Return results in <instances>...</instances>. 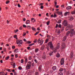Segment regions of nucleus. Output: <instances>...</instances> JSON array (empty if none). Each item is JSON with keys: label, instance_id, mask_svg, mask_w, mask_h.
I'll list each match as a JSON object with an SVG mask.
<instances>
[{"label": "nucleus", "instance_id": "bf43d9fd", "mask_svg": "<svg viewBox=\"0 0 75 75\" xmlns=\"http://www.w3.org/2000/svg\"><path fill=\"white\" fill-rule=\"evenodd\" d=\"M4 50L5 52H6V48H4Z\"/></svg>", "mask_w": 75, "mask_h": 75}, {"label": "nucleus", "instance_id": "338daca9", "mask_svg": "<svg viewBox=\"0 0 75 75\" xmlns=\"http://www.w3.org/2000/svg\"><path fill=\"white\" fill-rule=\"evenodd\" d=\"M25 20H26V19L25 18H24L23 19V21H25Z\"/></svg>", "mask_w": 75, "mask_h": 75}, {"label": "nucleus", "instance_id": "3c124183", "mask_svg": "<svg viewBox=\"0 0 75 75\" xmlns=\"http://www.w3.org/2000/svg\"><path fill=\"white\" fill-rule=\"evenodd\" d=\"M34 20V19L33 18H31V21H32V22H33V21Z\"/></svg>", "mask_w": 75, "mask_h": 75}, {"label": "nucleus", "instance_id": "a878e982", "mask_svg": "<svg viewBox=\"0 0 75 75\" xmlns=\"http://www.w3.org/2000/svg\"><path fill=\"white\" fill-rule=\"evenodd\" d=\"M63 70H64L63 69L61 68L59 69V72H62V71H63Z\"/></svg>", "mask_w": 75, "mask_h": 75}, {"label": "nucleus", "instance_id": "6ab92c4d", "mask_svg": "<svg viewBox=\"0 0 75 75\" xmlns=\"http://www.w3.org/2000/svg\"><path fill=\"white\" fill-rule=\"evenodd\" d=\"M45 47V45H43L41 47V50H43L44 49Z\"/></svg>", "mask_w": 75, "mask_h": 75}, {"label": "nucleus", "instance_id": "20e7f679", "mask_svg": "<svg viewBox=\"0 0 75 75\" xmlns=\"http://www.w3.org/2000/svg\"><path fill=\"white\" fill-rule=\"evenodd\" d=\"M16 42L17 44H23V41L21 40H16Z\"/></svg>", "mask_w": 75, "mask_h": 75}, {"label": "nucleus", "instance_id": "c756f323", "mask_svg": "<svg viewBox=\"0 0 75 75\" xmlns=\"http://www.w3.org/2000/svg\"><path fill=\"white\" fill-rule=\"evenodd\" d=\"M9 58H10V57L8 56V57H6V60H8V59H9Z\"/></svg>", "mask_w": 75, "mask_h": 75}, {"label": "nucleus", "instance_id": "e2e57ef3", "mask_svg": "<svg viewBox=\"0 0 75 75\" xmlns=\"http://www.w3.org/2000/svg\"><path fill=\"white\" fill-rule=\"evenodd\" d=\"M36 55H37V57H40V54H36Z\"/></svg>", "mask_w": 75, "mask_h": 75}, {"label": "nucleus", "instance_id": "393cba45", "mask_svg": "<svg viewBox=\"0 0 75 75\" xmlns=\"http://www.w3.org/2000/svg\"><path fill=\"white\" fill-rule=\"evenodd\" d=\"M61 20H59L58 21V24H60L61 23Z\"/></svg>", "mask_w": 75, "mask_h": 75}, {"label": "nucleus", "instance_id": "c03bdc74", "mask_svg": "<svg viewBox=\"0 0 75 75\" xmlns=\"http://www.w3.org/2000/svg\"><path fill=\"white\" fill-rule=\"evenodd\" d=\"M23 62H24V60H23V59H21V63H22V64H23Z\"/></svg>", "mask_w": 75, "mask_h": 75}, {"label": "nucleus", "instance_id": "6e6d98bb", "mask_svg": "<svg viewBox=\"0 0 75 75\" xmlns=\"http://www.w3.org/2000/svg\"><path fill=\"white\" fill-rule=\"evenodd\" d=\"M23 27H24L25 28H26V25H23Z\"/></svg>", "mask_w": 75, "mask_h": 75}, {"label": "nucleus", "instance_id": "aec40b11", "mask_svg": "<svg viewBox=\"0 0 75 75\" xmlns=\"http://www.w3.org/2000/svg\"><path fill=\"white\" fill-rule=\"evenodd\" d=\"M18 49H16L15 50H14V52L17 53L18 52Z\"/></svg>", "mask_w": 75, "mask_h": 75}, {"label": "nucleus", "instance_id": "2eb2a0df", "mask_svg": "<svg viewBox=\"0 0 75 75\" xmlns=\"http://www.w3.org/2000/svg\"><path fill=\"white\" fill-rule=\"evenodd\" d=\"M56 13L59 15H62V12H59V11L57 12H56Z\"/></svg>", "mask_w": 75, "mask_h": 75}, {"label": "nucleus", "instance_id": "f8f14e48", "mask_svg": "<svg viewBox=\"0 0 75 75\" xmlns=\"http://www.w3.org/2000/svg\"><path fill=\"white\" fill-rule=\"evenodd\" d=\"M72 8V7L71 6H67L66 8L67 10H71Z\"/></svg>", "mask_w": 75, "mask_h": 75}, {"label": "nucleus", "instance_id": "774afa93", "mask_svg": "<svg viewBox=\"0 0 75 75\" xmlns=\"http://www.w3.org/2000/svg\"><path fill=\"white\" fill-rule=\"evenodd\" d=\"M15 57L17 58V57H18V55H17V54H16L15 55Z\"/></svg>", "mask_w": 75, "mask_h": 75}, {"label": "nucleus", "instance_id": "39448f33", "mask_svg": "<svg viewBox=\"0 0 75 75\" xmlns=\"http://www.w3.org/2000/svg\"><path fill=\"white\" fill-rule=\"evenodd\" d=\"M59 45H58L55 48V49H54V52L55 53L56 52H57V51L58 49H59Z\"/></svg>", "mask_w": 75, "mask_h": 75}, {"label": "nucleus", "instance_id": "473e14b6", "mask_svg": "<svg viewBox=\"0 0 75 75\" xmlns=\"http://www.w3.org/2000/svg\"><path fill=\"white\" fill-rule=\"evenodd\" d=\"M18 29H17L16 30H14V33H17V32H18Z\"/></svg>", "mask_w": 75, "mask_h": 75}, {"label": "nucleus", "instance_id": "58836bf2", "mask_svg": "<svg viewBox=\"0 0 75 75\" xmlns=\"http://www.w3.org/2000/svg\"><path fill=\"white\" fill-rule=\"evenodd\" d=\"M27 43H28V44H31V42L30 41H28L27 42Z\"/></svg>", "mask_w": 75, "mask_h": 75}, {"label": "nucleus", "instance_id": "6e6552de", "mask_svg": "<svg viewBox=\"0 0 75 75\" xmlns=\"http://www.w3.org/2000/svg\"><path fill=\"white\" fill-rule=\"evenodd\" d=\"M65 48V44L64 43H62L61 48L62 50V49H64Z\"/></svg>", "mask_w": 75, "mask_h": 75}, {"label": "nucleus", "instance_id": "f03ea898", "mask_svg": "<svg viewBox=\"0 0 75 75\" xmlns=\"http://www.w3.org/2000/svg\"><path fill=\"white\" fill-rule=\"evenodd\" d=\"M48 45L50 47L51 49H52L54 48L53 45L52 44V42H50L48 43Z\"/></svg>", "mask_w": 75, "mask_h": 75}, {"label": "nucleus", "instance_id": "72a5a7b5", "mask_svg": "<svg viewBox=\"0 0 75 75\" xmlns=\"http://www.w3.org/2000/svg\"><path fill=\"white\" fill-rule=\"evenodd\" d=\"M50 21H48L47 23V25H50Z\"/></svg>", "mask_w": 75, "mask_h": 75}, {"label": "nucleus", "instance_id": "13d9d810", "mask_svg": "<svg viewBox=\"0 0 75 75\" xmlns=\"http://www.w3.org/2000/svg\"><path fill=\"white\" fill-rule=\"evenodd\" d=\"M69 27L71 28H72V27H73V26H72V25H69Z\"/></svg>", "mask_w": 75, "mask_h": 75}, {"label": "nucleus", "instance_id": "423d86ee", "mask_svg": "<svg viewBox=\"0 0 75 75\" xmlns=\"http://www.w3.org/2000/svg\"><path fill=\"white\" fill-rule=\"evenodd\" d=\"M60 63L62 65H64V58H62L61 59Z\"/></svg>", "mask_w": 75, "mask_h": 75}, {"label": "nucleus", "instance_id": "5fc2aeb1", "mask_svg": "<svg viewBox=\"0 0 75 75\" xmlns=\"http://www.w3.org/2000/svg\"><path fill=\"white\" fill-rule=\"evenodd\" d=\"M39 5H40V6H42V5H43V3H41L39 4Z\"/></svg>", "mask_w": 75, "mask_h": 75}, {"label": "nucleus", "instance_id": "864d4df0", "mask_svg": "<svg viewBox=\"0 0 75 75\" xmlns=\"http://www.w3.org/2000/svg\"><path fill=\"white\" fill-rule=\"evenodd\" d=\"M37 40L35 39V41H34L33 42L34 43L37 42Z\"/></svg>", "mask_w": 75, "mask_h": 75}, {"label": "nucleus", "instance_id": "cd10ccee", "mask_svg": "<svg viewBox=\"0 0 75 75\" xmlns=\"http://www.w3.org/2000/svg\"><path fill=\"white\" fill-rule=\"evenodd\" d=\"M56 17H57V15H56V14H55V13H54V18H55Z\"/></svg>", "mask_w": 75, "mask_h": 75}, {"label": "nucleus", "instance_id": "9b49d317", "mask_svg": "<svg viewBox=\"0 0 75 75\" xmlns=\"http://www.w3.org/2000/svg\"><path fill=\"white\" fill-rule=\"evenodd\" d=\"M69 14V12H66L64 14V16H67V15H68Z\"/></svg>", "mask_w": 75, "mask_h": 75}, {"label": "nucleus", "instance_id": "680f3d73", "mask_svg": "<svg viewBox=\"0 0 75 75\" xmlns=\"http://www.w3.org/2000/svg\"><path fill=\"white\" fill-rule=\"evenodd\" d=\"M51 17H52H52H54V15H51Z\"/></svg>", "mask_w": 75, "mask_h": 75}, {"label": "nucleus", "instance_id": "49530a36", "mask_svg": "<svg viewBox=\"0 0 75 75\" xmlns=\"http://www.w3.org/2000/svg\"><path fill=\"white\" fill-rule=\"evenodd\" d=\"M39 33V32H37L35 34V35H37V34H38V33Z\"/></svg>", "mask_w": 75, "mask_h": 75}, {"label": "nucleus", "instance_id": "f704fd0d", "mask_svg": "<svg viewBox=\"0 0 75 75\" xmlns=\"http://www.w3.org/2000/svg\"><path fill=\"white\" fill-rule=\"evenodd\" d=\"M70 20H71V21H72V20H74V18L73 17H71L70 19Z\"/></svg>", "mask_w": 75, "mask_h": 75}, {"label": "nucleus", "instance_id": "2f4dec72", "mask_svg": "<svg viewBox=\"0 0 75 75\" xmlns=\"http://www.w3.org/2000/svg\"><path fill=\"white\" fill-rule=\"evenodd\" d=\"M63 75V74L62 73L60 72L58 74V75Z\"/></svg>", "mask_w": 75, "mask_h": 75}, {"label": "nucleus", "instance_id": "4d7b16f0", "mask_svg": "<svg viewBox=\"0 0 75 75\" xmlns=\"http://www.w3.org/2000/svg\"><path fill=\"white\" fill-rule=\"evenodd\" d=\"M12 48L13 49H14V48H15V46H12Z\"/></svg>", "mask_w": 75, "mask_h": 75}, {"label": "nucleus", "instance_id": "7c9ffc66", "mask_svg": "<svg viewBox=\"0 0 75 75\" xmlns=\"http://www.w3.org/2000/svg\"><path fill=\"white\" fill-rule=\"evenodd\" d=\"M18 68L19 70H21V69H22V68L20 66H19Z\"/></svg>", "mask_w": 75, "mask_h": 75}, {"label": "nucleus", "instance_id": "0eeeda50", "mask_svg": "<svg viewBox=\"0 0 75 75\" xmlns=\"http://www.w3.org/2000/svg\"><path fill=\"white\" fill-rule=\"evenodd\" d=\"M31 65V64H27V65L26 67V69H30V68Z\"/></svg>", "mask_w": 75, "mask_h": 75}, {"label": "nucleus", "instance_id": "a18cd8bd", "mask_svg": "<svg viewBox=\"0 0 75 75\" xmlns=\"http://www.w3.org/2000/svg\"><path fill=\"white\" fill-rule=\"evenodd\" d=\"M23 27L22 26H21L20 28H19V30H22V28Z\"/></svg>", "mask_w": 75, "mask_h": 75}, {"label": "nucleus", "instance_id": "f257e3e1", "mask_svg": "<svg viewBox=\"0 0 75 75\" xmlns=\"http://www.w3.org/2000/svg\"><path fill=\"white\" fill-rule=\"evenodd\" d=\"M74 30L73 29H71V30H70V31H68L67 32V33L66 34V36H64V37H63V41H65V40H66V39H67V37H68V35L70 34V37H72L73 36V34H74V33L72 32V31H73Z\"/></svg>", "mask_w": 75, "mask_h": 75}, {"label": "nucleus", "instance_id": "4468645a", "mask_svg": "<svg viewBox=\"0 0 75 75\" xmlns=\"http://www.w3.org/2000/svg\"><path fill=\"white\" fill-rule=\"evenodd\" d=\"M38 50H39V49L38 48H36L35 49V52H38Z\"/></svg>", "mask_w": 75, "mask_h": 75}, {"label": "nucleus", "instance_id": "4c0bfd02", "mask_svg": "<svg viewBox=\"0 0 75 75\" xmlns=\"http://www.w3.org/2000/svg\"><path fill=\"white\" fill-rule=\"evenodd\" d=\"M54 4H55V6H54V7H55L57 6V3L56 1H54Z\"/></svg>", "mask_w": 75, "mask_h": 75}, {"label": "nucleus", "instance_id": "f3484780", "mask_svg": "<svg viewBox=\"0 0 75 75\" xmlns=\"http://www.w3.org/2000/svg\"><path fill=\"white\" fill-rule=\"evenodd\" d=\"M56 69H57V67L55 66L53 67H52V69L53 70V71H55V70H56Z\"/></svg>", "mask_w": 75, "mask_h": 75}, {"label": "nucleus", "instance_id": "c85d7f7f", "mask_svg": "<svg viewBox=\"0 0 75 75\" xmlns=\"http://www.w3.org/2000/svg\"><path fill=\"white\" fill-rule=\"evenodd\" d=\"M75 13V9H74V11L71 12L72 14H74Z\"/></svg>", "mask_w": 75, "mask_h": 75}, {"label": "nucleus", "instance_id": "79ce46f5", "mask_svg": "<svg viewBox=\"0 0 75 75\" xmlns=\"http://www.w3.org/2000/svg\"><path fill=\"white\" fill-rule=\"evenodd\" d=\"M34 61H35V62H36V63H38V61H37V59H35L34 60Z\"/></svg>", "mask_w": 75, "mask_h": 75}, {"label": "nucleus", "instance_id": "dca6fc26", "mask_svg": "<svg viewBox=\"0 0 75 75\" xmlns=\"http://www.w3.org/2000/svg\"><path fill=\"white\" fill-rule=\"evenodd\" d=\"M30 21L29 20H28L26 22V24H30Z\"/></svg>", "mask_w": 75, "mask_h": 75}, {"label": "nucleus", "instance_id": "412c9836", "mask_svg": "<svg viewBox=\"0 0 75 75\" xmlns=\"http://www.w3.org/2000/svg\"><path fill=\"white\" fill-rule=\"evenodd\" d=\"M39 71H41V66H40L39 68Z\"/></svg>", "mask_w": 75, "mask_h": 75}, {"label": "nucleus", "instance_id": "603ef678", "mask_svg": "<svg viewBox=\"0 0 75 75\" xmlns=\"http://www.w3.org/2000/svg\"><path fill=\"white\" fill-rule=\"evenodd\" d=\"M31 72H28V75H31Z\"/></svg>", "mask_w": 75, "mask_h": 75}, {"label": "nucleus", "instance_id": "de8ad7c7", "mask_svg": "<svg viewBox=\"0 0 75 75\" xmlns=\"http://www.w3.org/2000/svg\"><path fill=\"white\" fill-rule=\"evenodd\" d=\"M44 8V7L43 6H40V8H41V9H42V8Z\"/></svg>", "mask_w": 75, "mask_h": 75}, {"label": "nucleus", "instance_id": "b1692460", "mask_svg": "<svg viewBox=\"0 0 75 75\" xmlns=\"http://www.w3.org/2000/svg\"><path fill=\"white\" fill-rule=\"evenodd\" d=\"M52 54H53V52H50L49 53V55L50 56H51V55H52Z\"/></svg>", "mask_w": 75, "mask_h": 75}, {"label": "nucleus", "instance_id": "1a4fd4ad", "mask_svg": "<svg viewBox=\"0 0 75 75\" xmlns=\"http://www.w3.org/2000/svg\"><path fill=\"white\" fill-rule=\"evenodd\" d=\"M67 21L66 20L64 21L63 22V24L64 25V26H67Z\"/></svg>", "mask_w": 75, "mask_h": 75}, {"label": "nucleus", "instance_id": "ddd939ff", "mask_svg": "<svg viewBox=\"0 0 75 75\" xmlns=\"http://www.w3.org/2000/svg\"><path fill=\"white\" fill-rule=\"evenodd\" d=\"M11 65H13V68H15L16 67V63H12V64H11Z\"/></svg>", "mask_w": 75, "mask_h": 75}, {"label": "nucleus", "instance_id": "4be33fe9", "mask_svg": "<svg viewBox=\"0 0 75 75\" xmlns=\"http://www.w3.org/2000/svg\"><path fill=\"white\" fill-rule=\"evenodd\" d=\"M0 74L1 75H3L4 74V72L3 71H2L0 72Z\"/></svg>", "mask_w": 75, "mask_h": 75}, {"label": "nucleus", "instance_id": "0e129e2a", "mask_svg": "<svg viewBox=\"0 0 75 75\" xmlns=\"http://www.w3.org/2000/svg\"><path fill=\"white\" fill-rule=\"evenodd\" d=\"M14 38H16L17 37V35H15L14 36Z\"/></svg>", "mask_w": 75, "mask_h": 75}, {"label": "nucleus", "instance_id": "9d476101", "mask_svg": "<svg viewBox=\"0 0 75 75\" xmlns=\"http://www.w3.org/2000/svg\"><path fill=\"white\" fill-rule=\"evenodd\" d=\"M44 54L42 57V58L44 59H45L46 58V55H45V52H44L43 53Z\"/></svg>", "mask_w": 75, "mask_h": 75}, {"label": "nucleus", "instance_id": "a211bd4d", "mask_svg": "<svg viewBox=\"0 0 75 75\" xmlns=\"http://www.w3.org/2000/svg\"><path fill=\"white\" fill-rule=\"evenodd\" d=\"M60 57V54H59L58 53L56 54V57L57 58H59V57Z\"/></svg>", "mask_w": 75, "mask_h": 75}, {"label": "nucleus", "instance_id": "5701e85b", "mask_svg": "<svg viewBox=\"0 0 75 75\" xmlns=\"http://www.w3.org/2000/svg\"><path fill=\"white\" fill-rule=\"evenodd\" d=\"M31 28L32 29V30H33V31H35V28H34V27H33Z\"/></svg>", "mask_w": 75, "mask_h": 75}, {"label": "nucleus", "instance_id": "7ed1b4c3", "mask_svg": "<svg viewBox=\"0 0 75 75\" xmlns=\"http://www.w3.org/2000/svg\"><path fill=\"white\" fill-rule=\"evenodd\" d=\"M38 42L39 43V44H40V45H42L43 42H44V40H40V39H39L38 40Z\"/></svg>", "mask_w": 75, "mask_h": 75}, {"label": "nucleus", "instance_id": "09e8293b", "mask_svg": "<svg viewBox=\"0 0 75 75\" xmlns=\"http://www.w3.org/2000/svg\"><path fill=\"white\" fill-rule=\"evenodd\" d=\"M18 7H21V6L20 5V4H18Z\"/></svg>", "mask_w": 75, "mask_h": 75}, {"label": "nucleus", "instance_id": "052dcab7", "mask_svg": "<svg viewBox=\"0 0 75 75\" xmlns=\"http://www.w3.org/2000/svg\"><path fill=\"white\" fill-rule=\"evenodd\" d=\"M55 10L56 11L57 13L59 11H58V10H59V9H55Z\"/></svg>", "mask_w": 75, "mask_h": 75}, {"label": "nucleus", "instance_id": "37998d69", "mask_svg": "<svg viewBox=\"0 0 75 75\" xmlns=\"http://www.w3.org/2000/svg\"><path fill=\"white\" fill-rule=\"evenodd\" d=\"M35 75H38V73L37 71L35 72Z\"/></svg>", "mask_w": 75, "mask_h": 75}, {"label": "nucleus", "instance_id": "8fccbe9b", "mask_svg": "<svg viewBox=\"0 0 75 75\" xmlns=\"http://www.w3.org/2000/svg\"><path fill=\"white\" fill-rule=\"evenodd\" d=\"M29 60H31V56L29 57Z\"/></svg>", "mask_w": 75, "mask_h": 75}, {"label": "nucleus", "instance_id": "bb28decb", "mask_svg": "<svg viewBox=\"0 0 75 75\" xmlns=\"http://www.w3.org/2000/svg\"><path fill=\"white\" fill-rule=\"evenodd\" d=\"M73 53H72V52H71L70 54V55L71 56V58H72L73 57Z\"/></svg>", "mask_w": 75, "mask_h": 75}, {"label": "nucleus", "instance_id": "69168bd1", "mask_svg": "<svg viewBox=\"0 0 75 75\" xmlns=\"http://www.w3.org/2000/svg\"><path fill=\"white\" fill-rule=\"evenodd\" d=\"M28 50H30V47H28L27 48Z\"/></svg>", "mask_w": 75, "mask_h": 75}, {"label": "nucleus", "instance_id": "e433bc0d", "mask_svg": "<svg viewBox=\"0 0 75 75\" xmlns=\"http://www.w3.org/2000/svg\"><path fill=\"white\" fill-rule=\"evenodd\" d=\"M9 3H10V1H6V4H8Z\"/></svg>", "mask_w": 75, "mask_h": 75}, {"label": "nucleus", "instance_id": "a19ab883", "mask_svg": "<svg viewBox=\"0 0 75 75\" xmlns=\"http://www.w3.org/2000/svg\"><path fill=\"white\" fill-rule=\"evenodd\" d=\"M58 25L57 24H56V25L55 27L56 28H58Z\"/></svg>", "mask_w": 75, "mask_h": 75}, {"label": "nucleus", "instance_id": "c9c22d12", "mask_svg": "<svg viewBox=\"0 0 75 75\" xmlns=\"http://www.w3.org/2000/svg\"><path fill=\"white\" fill-rule=\"evenodd\" d=\"M48 39H47L45 41V43H47L48 42Z\"/></svg>", "mask_w": 75, "mask_h": 75}, {"label": "nucleus", "instance_id": "ea45409f", "mask_svg": "<svg viewBox=\"0 0 75 75\" xmlns=\"http://www.w3.org/2000/svg\"><path fill=\"white\" fill-rule=\"evenodd\" d=\"M58 27H59V28H61V24H59V25Z\"/></svg>", "mask_w": 75, "mask_h": 75}]
</instances>
